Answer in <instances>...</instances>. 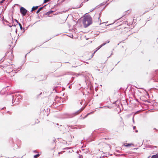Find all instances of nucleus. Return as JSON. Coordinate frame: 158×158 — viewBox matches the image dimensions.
Instances as JSON below:
<instances>
[{"mask_svg":"<svg viewBox=\"0 0 158 158\" xmlns=\"http://www.w3.org/2000/svg\"><path fill=\"white\" fill-rule=\"evenodd\" d=\"M83 23L85 27L89 26L92 23V19L91 16L89 15L85 16L83 19Z\"/></svg>","mask_w":158,"mask_h":158,"instance_id":"f257e3e1","label":"nucleus"},{"mask_svg":"<svg viewBox=\"0 0 158 158\" xmlns=\"http://www.w3.org/2000/svg\"><path fill=\"white\" fill-rule=\"evenodd\" d=\"M27 11V10L23 7L20 8V12L23 16H24L26 15Z\"/></svg>","mask_w":158,"mask_h":158,"instance_id":"f03ea898","label":"nucleus"},{"mask_svg":"<svg viewBox=\"0 0 158 158\" xmlns=\"http://www.w3.org/2000/svg\"><path fill=\"white\" fill-rule=\"evenodd\" d=\"M110 42L109 41H106V42L105 43H104L102 44L101 45L98 47L96 48V50L94 52V53H95L96 52L97 50H99V49H100L103 46L105 45L106 44Z\"/></svg>","mask_w":158,"mask_h":158,"instance_id":"7ed1b4c3","label":"nucleus"},{"mask_svg":"<svg viewBox=\"0 0 158 158\" xmlns=\"http://www.w3.org/2000/svg\"><path fill=\"white\" fill-rule=\"evenodd\" d=\"M15 96H16L17 97L15 100L14 102L16 101L17 102H18L19 101H20L22 97L21 96L19 95V94L18 95H16Z\"/></svg>","mask_w":158,"mask_h":158,"instance_id":"20e7f679","label":"nucleus"},{"mask_svg":"<svg viewBox=\"0 0 158 158\" xmlns=\"http://www.w3.org/2000/svg\"><path fill=\"white\" fill-rule=\"evenodd\" d=\"M85 107H82L81 108L80 110L76 111L75 112L73 113L72 114L73 115V116H75L77 114H78L79 113L81 112L82 111Z\"/></svg>","mask_w":158,"mask_h":158,"instance_id":"39448f33","label":"nucleus"},{"mask_svg":"<svg viewBox=\"0 0 158 158\" xmlns=\"http://www.w3.org/2000/svg\"><path fill=\"white\" fill-rule=\"evenodd\" d=\"M151 158H158V153L156 155H154L152 156Z\"/></svg>","mask_w":158,"mask_h":158,"instance_id":"423d86ee","label":"nucleus"},{"mask_svg":"<svg viewBox=\"0 0 158 158\" xmlns=\"http://www.w3.org/2000/svg\"><path fill=\"white\" fill-rule=\"evenodd\" d=\"M38 7V6H33L32 8L31 11H32L33 10H36Z\"/></svg>","mask_w":158,"mask_h":158,"instance_id":"0eeeda50","label":"nucleus"},{"mask_svg":"<svg viewBox=\"0 0 158 158\" xmlns=\"http://www.w3.org/2000/svg\"><path fill=\"white\" fill-rule=\"evenodd\" d=\"M53 11L52 10H50L48 12H47L46 14V15H49V14H50L52 13V12H53Z\"/></svg>","mask_w":158,"mask_h":158,"instance_id":"6e6552de","label":"nucleus"},{"mask_svg":"<svg viewBox=\"0 0 158 158\" xmlns=\"http://www.w3.org/2000/svg\"><path fill=\"white\" fill-rule=\"evenodd\" d=\"M40 155L39 154H38L34 156L33 158H37L38 157H39L40 156Z\"/></svg>","mask_w":158,"mask_h":158,"instance_id":"1a4fd4ad","label":"nucleus"},{"mask_svg":"<svg viewBox=\"0 0 158 158\" xmlns=\"http://www.w3.org/2000/svg\"><path fill=\"white\" fill-rule=\"evenodd\" d=\"M18 24L19 26L20 29L21 30H22V29H23V28L22 27L21 24L20 23H18Z\"/></svg>","mask_w":158,"mask_h":158,"instance_id":"9d476101","label":"nucleus"},{"mask_svg":"<svg viewBox=\"0 0 158 158\" xmlns=\"http://www.w3.org/2000/svg\"><path fill=\"white\" fill-rule=\"evenodd\" d=\"M107 2V1H106V2H103L102 3H101V6L105 5V4H106V3Z\"/></svg>","mask_w":158,"mask_h":158,"instance_id":"9b49d317","label":"nucleus"},{"mask_svg":"<svg viewBox=\"0 0 158 158\" xmlns=\"http://www.w3.org/2000/svg\"><path fill=\"white\" fill-rule=\"evenodd\" d=\"M107 2V1H106V2H103L102 3H101V6L105 5V4H106V3Z\"/></svg>","mask_w":158,"mask_h":158,"instance_id":"f8f14e48","label":"nucleus"},{"mask_svg":"<svg viewBox=\"0 0 158 158\" xmlns=\"http://www.w3.org/2000/svg\"><path fill=\"white\" fill-rule=\"evenodd\" d=\"M46 5H45L43 7H40L38 10L40 11Z\"/></svg>","mask_w":158,"mask_h":158,"instance_id":"ddd939ff","label":"nucleus"},{"mask_svg":"<svg viewBox=\"0 0 158 158\" xmlns=\"http://www.w3.org/2000/svg\"><path fill=\"white\" fill-rule=\"evenodd\" d=\"M99 6H96V7L95 8H94V9H91V10H90V12H91L92 11H93V10H94L96 8H98V7Z\"/></svg>","mask_w":158,"mask_h":158,"instance_id":"4468645a","label":"nucleus"},{"mask_svg":"<svg viewBox=\"0 0 158 158\" xmlns=\"http://www.w3.org/2000/svg\"><path fill=\"white\" fill-rule=\"evenodd\" d=\"M131 145V144H127L125 145V146L126 147H128L130 146Z\"/></svg>","mask_w":158,"mask_h":158,"instance_id":"2eb2a0df","label":"nucleus"},{"mask_svg":"<svg viewBox=\"0 0 158 158\" xmlns=\"http://www.w3.org/2000/svg\"><path fill=\"white\" fill-rule=\"evenodd\" d=\"M6 0H2L0 2V3H3Z\"/></svg>","mask_w":158,"mask_h":158,"instance_id":"dca6fc26","label":"nucleus"},{"mask_svg":"<svg viewBox=\"0 0 158 158\" xmlns=\"http://www.w3.org/2000/svg\"><path fill=\"white\" fill-rule=\"evenodd\" d=\"M106 107V106H104V107H99L98 108H103V107ZM107 108H109V106H107Z\"/></svg>","mask_w":158,"mask_h":158,"instance_id":"f3484780","label":"nucleus"},{"mask_svg":"<svg viewBox=\"0 0 158 158\" xmlns=\"http://www.w3.org/2000/svg\"><path fill=\"white\" fill-rule=\"evenodd\" d=\"M83 102V101L82 100L81 102H80V104L82 105V102Z\"/></svg>","mask_w":158,"mask_h":158,"instance_id":"a211bd4d","label":"nucleus"},{"mask_svg":"<svg viewBox=\"0 0 158 158\" xmlns=\"http://www.w3.org/2000/svg\"><path fill=\"white\" fill-rule=\"evenodd\" d=\"M40 11L39 10H37V12H36V13H37V14L38 13H39Z\"/></svg>","mask_w":158,"mask_h":158,"instance_id":"6ab92c4d","label":"nucleus"},{"mask_svg":"<svg viewBox=\"0 0 158 158\" xmlns=\"http://www.w3.org/2000/svg\"><path fill=\"white\" fill-rule=\"evenodd\" d=\"M133 122L134 123V117H133L132 118Z\"/></svg>","mask_w":158,"mask_h":158,"instance_id":"aec40b11","label":"nucleus"},{"mask_svg":"<svg viewBox=\"0 0 158 158\" xmlns=\"http://www.w3.org/2000/svg\"><path fill=\"white\" fill-rule=\"evenodd\" d=\"M93 113V112H90V113H88V114H87V115H88L89 114H91V113Z\"/></svg>","mask_w":158,"mask_h":158,"instance_id":"412c9836","label":"nucleus"},{"mask_svg":"<svg viewBox=\"0 0 158 158\" xmlns=\"http://www.w3.org/2000/svg\"><path fill=\"white\" fill-rule=\"evenodd\" d=\"M58 154H62V152H59L58 153Z\"/></svg>","mask_w":158,"mask_h":158,"instance_id":"4be33fe9","label":"nucleus"},{"mask_svg":"<svg viewBox=\"0 0 158 158\" xmlns=\"http://www.w3.org/2000/svg\"><path fill=\"white\" fill-rule=\"evenodd\" d=\"M69 148H64L65 149H69Z\"/></svg>","mask_w":158,"mask_h":158,"instance_id":"5701e85b","label":"nucleus"},{"mask_svg":"<svg viewBox=\"0 0 158 158\" xmlns=\"http://www.w3.org/2000/svg\"><path fill=\"white\" fill-rule=\"evenodd\" d=\"M15 21H16V22H17V23H18V20H17L15 19Z\"/></svg>","mask_w":158,"mask_h":158,"instance_id":"b1692460","label":"nucleus"},{"mask_svg":"<svg viewBox=\"0 0 158 158\" xmlns=\"http://www.w3.org/2000/svg\"><path fill=\"white\" fill-rule=\"evenodd\" d=\"M136 128V127L135 126H134L133 127V129L134 130H135V128Z\"/></svg>","mask_w":158,"mask_h":158,"instance_id":"393cba45","label":"nucleus"},{"mask_svg":"<svg viewBox=\"0 0 158 158\" xmlns=\"http://www.w3.org/2000/svg\"><path fill=\"white\" fill-rule=\"evenodd\" d=\"M135 132L136 133H137L138 132V130H135Z\"/></svg>","mask_w":158,"mask_h":158,"instance_id":"a878e982","label":"nucleus"},{"mask_svg":"<svg viewBox=\"0 0 158 158\" xmlns=\"http://www.w3.org/2000/svg\"><path fill=\"white\" fill-rule=\"evenodd\" d=\"M34 152H36V150L34 151Z\"/></svg>","mask_w":158,"mask_h":158,"instance_id":"bb28decb","label":"nucleus"},{"mask_svg":"<svg viewBox=\"0 0 158 158\" xmlns=\"http://www.w3.org/2000/svg\"><path fill=\"white\" fill-rule=\"evenodd\" d=\"M12 98H13V99L14 98H13L12 97Z\"/></svg>","mask_w":158,"mask_h":158,"instance_id":"cd10ccee","label":"nucleus"},{"mask_svg":"<svg viewBox=\"0 0 158 158\" xmlns=\"http://www.w3.org/2000/svg\"><path fill=\"white\" fill-rule=\"evenodd\" d=\"M154 147H155V148H157V147H156V146H154Z\"/></svg>","mask_w":158,"mask_h":158,"instance_id":"c85d7f7f","label":"nucleus"},{"mask_svg":"<svg viewBox=\"0 0 158 158\" xmlns=\"http://www.w3.org/2000/svg\"><path fill=\"white\" fill-rule=\"evenodd\" d=\"M79 75V74H77V75Z\"/></svg>","mask_w":158,"mask_h":158,"instance_id":"c756f323","label":"nucleus"},{"mask_svg":"<svg viewBox=\"0 0 158 158\" xmlns=\"http://www.w3.org/2000/svg\"><path fill=\"white\" fill-rule=\"evenodd\" d=\"M94 53H93V55H94Z\"/></svg>","mask_w":158,"mask_h":158,"instance_id":"7c9ffc66","label":"nucleus"},{"mask_svg":"<svg viewBox=\"0 0 158 158\" xmlns=\"http://www.w3.org/2000/svg\"><path fill=\"white\" fill-rule=\"evenodd\" d=\"M94 53H93V55H94Z\"/></svg>","mask_w":158,"mask_h":158,"instance_id":"2f4dec72","label":"nucleus"},{"mask_svg":"<svg viewBox=\"0 0 158 158\" xmlns=\"http://www.w3.org/2000/svg\"><path fill=\"white\" fill-rule=\"evenodd\" d=\"M139 89H140V88H139ZM141 89H143L142 88H141Z\"/></svg>","mask_w":158,"mask_h":158,"instance_id":"473e14b6","label":"nucleus"},{"mask_svg":"<svg viewBox=\"0 0 158 158\" xmlns=\"http://www.w3.org/2000/svg\"><path fill=\"white\" fill-rule=\"evenodd\" d=\"M88 0H87V1H88Z\"/></svg>","mask_w":158,"mask_h":158,"instance_id":"72a5a7b5","label":"nucleus"}]
</instances>
